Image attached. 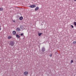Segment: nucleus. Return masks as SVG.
Listing matches in <instances>:
<instances>
[{
  "label": "nucleus",
  "instance_id": "obj_1",
  "mask_svg": "<svg viewBox=\"0 0 76 76\" xmlns=\"http://www.w3.org/2000/svg\"><path fill=\"white\" fill-rule=\"evenodd\" d=\"M9 45H10L11 46H13L15 45V42L13 41H11L9 42Z\"/></svg>",
  "mask_w": 76,
  "mask_h": 76
},
{
  "label": "nucleus",
  "instance_id": "obj_2",
  "mask_svg": "<svg viewBox=\"0 0 76 76\" xmlns=\"http://www.w3.org/2000/svg\"><path fill=\"white\" fill-rule=\"evenodd\" d=\"M24 75L25 76H28V71H25L23 73Z\"/></svg>",
  "mask_w": 76,
  "mask_h": 76
},
{
  "label": "nucleus",
  "instance_id": "obj_3",
  "mask_svg": "<svg viewBox=\"0 0 76 76\" xmlns=\"http://www.w3.org/2000/svg\"><path fill=\"white\" fill-rule=\"evenodd\" d=\"M29 7L31 8H34V7H36V6L34 5H31L29 6Z\"/></svg>",
  "mask_w": 76,
  "mask_h": 76
},
{
  "label": "nucleus",
  "instance_id": "obj_4",
  "mask_svg": "<svg viewBox=\"0 0 76 76\" xmlns=\"http://www.w3.org/2000/svg\"><path fill=\"white\" fill-rule=\"evenodd\" d=\"M42 51L43 52H44V51H45V48L44 47L42 48Z\"/></svg>",
  "mask_w": 76,
  "mask_h": 76
},
{
  "label": "nucleus",
  "instance_id": "obj_5",
  "mask_svg": "<svg viewBox=\"0 0 76 76\" xmlns=\"http://www.w3.org/2000/svg\"><path fill=\"white\" fill-rule=\"evenodd\" d=\"M16 31H12V34L14 35H16Z\"/></svg>",
  "mask_w": 76,
  "mask_h": 76
},
{
  "label": "nucleus",
  "instance_id": "obj_6",
  "mask_svg": "<svg viewBox=\"0 0 76 76\" xmlns=\"http://www.w3.org/2000/svg\"><path fill=\"white\" fill-rule=\"evenodd\" d=\"M16 31H20V29L19 28H17L16 29Z\"/></svg>",
  "mask_w": 76,
  "mask_h": 76
},
{
  "label": "nucleus",
  "instance_id": "obj_7",
  "mask_svg": "<svg viewBox=\"0 0 76 76\" xmlns=\"http://www.w3.org/2000/svg\"><path fill=\"white\" fill-rule=\"evenodd\" d=\"M8 39H11L12 38V36H9L7 37Z\"/></svg>",
  "mask_w": 76,
  "mask_h": 76
},
{
  "label": "nucleus",
  "instance_id": "obj_8",
  "mask_svg": "<svg viewBox=\"0 0 76 76\" xmlns=\"http://www.w3.org/2000/svg\"><path fill=\"white\" fill-rule=\"evenodd\" d=\"M39 9V7H37L35 9V10H38Z\"/></svg>",
  "mask_w": 76,
  "mask_h": 76
},
{
  "label": "nucleus",
  "instance_id": "obj_9",
  "mask_svg": "<svg viewBox=\"0 0 76 76\" xmlns=\"http://www.w3.org/2000/svg\"><path fill=\"white\" fill-rule=\"evenodd\" d=\"M38 34L39 36V37L41 36V35L42 34V33H38Z\"/></svg>",
  "mask_w": 76,
  "mask_h": 76
},
{
  "label": "nucleus",
  "instance_id": "obj_10",
  "mask_svg": "<svg viewBox=\"0 0 76 76\" xmlns=\"http://www.w3.org/2000/svg\"><path fill=\"white\" fill-rule=\"evenodd\" d=\"M20 20H22L23 19V17H20L19 18Z\"/></svg>",
  "mask_w": 76,
  "mask_h": 76
},
{
  "label": "nucleus",
  "instance_id": "obj_11",
  "mask_svg": "<svg viewBox=\"0 0 76 76\" xmlns=\"http://www.w3.org/2000/svg\"><path fill=\"white\" fill-rule=\"evenodd\" d=\"M3 8H0V11H3Z\"/></svg>",
  "mask_w": 76,
  "mask_h": 76
},
{
  "label": "nucleus",
  "instance_id": "obj_12",
  "mask_svg": "<svg viewBox=\"0 0 76 76\" xmlns=\"http://www.w3.org/2000/svg\"><path fill=\"white\" fill-rule=\"evenodd\" d=\"M16 37L17 38H20V36H19V35H18V34H16Z\"/></svg>",
  "mask_w": 76,
  "mask_h": 76
},
{
  "label": "nucleus",
  "instance_id": "obj_13",
  "mask_svg": "<svg viewBox=\"0 0 76 76\" xmlns=\"http://www.w3.org/2000/svg\"><path fill=\"white\" fill-rule=\"evenodd\" d=\"M73 44H76V41H74L73 42Z\"/></svg>",
  "mask_w": 76,
  "mask_h": 76
},
{
  "label": "nucleus",
  "instance_id": "obj_14",
  "mask_svg": "<svg viewBox=\"0 0 76 76\" xmlns=\"http://www.w3.org/2000/svg\"><path fill=\"white\" fill-rule=\"evenodd\" d=\"M73 60H72L71 61V63H73Z\"/></svg>",
  "mask_w": 76,
  "mask_h": 76
},
{
  "label": "nucleus",
  "instance_id": "obj_15",
  "mask_svg": "<svg viewBox=\"0 0 76 76\" xmlns=\"http://www.w3.org/2000/svg\"><path fill=\"white\" fill-rule=\"evenodd\" d=\"M75 25V26H76V22H75L74 23Z\"/></svg>",
  "mask_w": 76,
  "mask_h": 76
},
{
  "label": "nucleus",
  "instance_id": "obj_16",
  "mask_svg": "<svg viewBox=\"0 0 76 76\" xmlns=\"http://www.w3.org/2000/svg\"><path fill=\"white\" fill-rule=\"evenodd\" d=\"M21 36H22L23 35V33H22L20 34Z\"/></svg>",
  "mask_w": 76,
  "mask_h": 76
},
{
  "label": "nucleus",
  "instance_id": "obj_17",
  "mask_svg": "<svg viewBox=\"0 0 76 76\" xmlns=\"http://www.w3.org/2000/svg\"><path fill=\"white\" fill-rule=\"evenodd\" d=\"M71 27H72V28H74V27L73 26V25H71Z\"/></svg>",
  "mask_w": 76,
  "mask_h": 76
},
{
  "label": "nucleus",
  "instance_id": "obj_18",
  "mask_svg": "<svg viewBox=\"0 0 76 76\" xmlns=\"http://www.w3.org/2000/svg\"><path fill=\"white\" fill-rule=\"evenodd\" d=\"M1 30V25H0V31Z\"/></svg>",
  "mask_w": 76,
  "mask_h": 76
},
{
  "label": "nucleus",
  "instance_id": "obj_19",
  "mask_svg": "<svg viewBox=\"0 0 76 76\" xmlns=\"http://www.w3.org/2000/svg\"><path fill=\"white\" fill-rule=\"evenodd\" d=\"M50 57H51V56H52V54H50Z\"/></svg>",
  "mask_w": 76,
  "mask_h": 76
},
{
  "label": "nucleus",
  "instance_id": "obj_20",
  "mask_svg": "<svg viewBox=\"0 0 76 76\" xmlns=\"http://www.w3.org/2000/svg\"><path fill=\"white\" fill-rule=\"evenodd\" d=\"M12 21L13 22H15V20H13Z\"/></svg>",
  "mask_w": 76,
  "mask_h": 76
},
{
  "label": "nucleus",
  "instance_id": "obj_21",
  "mask_svg": "<svg viewBox=\"0 0 76 76\" xmlns=\"http://www.w3.org/2000/svg\"><path fill=\"white\" fill-rule=\"evenodd\" d=\"M22 27H23V26H20V28H22Z\"/></svg>",
  "mask_w": 76,
  "mask_h": 76
},
{
  "label": "nucleus",
  "instance_id": "obj_22",
  "mask_svg": "<svg viewBox=\"0 0 76 76\" xmlns=\"http://www.w3.org/2000/svg\"><path fill=\"white\" fill-rule=\"evenodd\" d=\"M74 1H76V0H74Z\"/></svg>",
  "mask_w": 76,
  "mask_h": 76
},
{
  "label": "nucleus",
  "instance_id": "obj_23",
  "mask_svg": "<svg viewBox=\"0 0 76 76\" xmlns=\"http://www.w3.org/2000/svg\"><path fill=\"white\" fill-rule=\"evenodd\" d=\"M22 28H23V27H22Z\"/></svg>",
  "mask_w": 76,
  "mask_h": 76
}]
</instances>
